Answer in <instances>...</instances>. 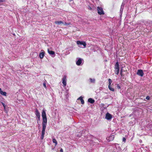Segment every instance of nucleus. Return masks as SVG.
<instances>
[{"label": "nucleus", "instance_id": "nucleus-34", "mask_svg": "<svg viewBox=\"0 0 152 152\" xmlns=\"http://www.w3.org/2000/svg\"><path fill=\"white\" fill-rule=\"evenodd\" d=\"M1 125L0 124V126H1Z\"/></svg>", "mask_w": 152, "mask_h": 152}, {"label": "nucleus", "instance_id": "nucleus-23", "mask_svg": "<svg viewBox=\"0 0 152 152\" xmlns=\"http://www.w3.org/2000/svg\"><path fill=\"white\" fill-rule=\"evenodd\" d=\"M63 24L64 25H71V24L70 23H66V22H65L64 23V24Z\"/></svg>", "mask_w": 152, "mask_h": 152}, {"label": "nucleus", "instance_id": "nucleus-25", "mask_svg": "<svg viewBox=\"0 0 152 152\" xmlns=\"http://www.w3.org/2000/svg\"><path fill=\"white\" fill-rule=\"evenodd\" d=\"M145 99L147 100H149L150 99V97L149 96H147Z\"/></svg>", "mask_w": 152, "mask_h": 152}, {"label": "nucleus", "instance_id": "nucleus-11", "mask_svg": "<svg viewBox=\"0 0 152 152\" xmlns=\"http://www.w3.org/2000/svg\"><path fill=\"white\" fill-rule=\"evenodd\" d=\"M114 138V135H112L110 136L109 137H107L106 138L107 140L109 142L110 141L113 140Z\"/></svg>", "mask_w": 152, "mask_h": 152}, {"label": "nucleus", "instance_id": "nucleus-6", "mask_svg": "<svg viewBox=\"0 0 152 152\" xmlns=\"http://www.w3.org/2000/svg\"><path fill=\"white\" fill-rule=\"evenodd\" d=\"M66 76L64 75V76L62 79V83L63 84V86L65 87L66 85Z\"/></svg>", "mask_w": 152, "mask_h": 152}, {"label": "nucleus", "instance_id": "nucleus-17", "mask_svg": "<svg viewBox=\"0 0 152 152\" xmlns=\"http://www.w3.org/2000/svg\"><path fill=\"white\" fill-rule=\"evenodd\" d=\"M53 142V143H55V145H56L57 144V141L56 140V139H55L54 138H53L52 140Z\"/></svg>", "mask_w": 152, "mask_h": 152}, {"label": "nucleus", "instance_id": "nucleus-20", "mask_svg": "<svg viewBox=\"0 0 152 152\" xmlns=\"http://www.w3.org/2000/svg\"><path fill=\"white\" fill-rule=\"evenodd\" d=\"M124 5L121 6L120 10V12L121 13V14H122V12H123V9H124Z\"/></svg>", "mask_w": 152, "mask_h": 152}, {"label": "nucleus", "instance_id": "nucleus-24", "mask_svg": "<svg viewBox=\"0 0 152 152\" xmlns=\"http://www.w3.org/2000/svg\"><path fill=\"white\" fill-rule=\"evenodd\" d=\"M1 103L2 104V105H3V106L4 107V108L5 109L6 107V105L4 103H3L2 102H1Z\"/></svg>", "mask_w": 152, "mask_h": 152}, {"label": "nucleus", "instance_id": "nucleus-3", "mask_svg": "<svg viewBox=\"0 0 152 152\" xmlns=\"http://www.w3.org/2000/svg\"><path fill=\"white\" fill-rule=\"evenodd\" d=\"M115 66V73L116 74L118 75L119 72V64L118 62L116 63Z\"/></svg>", "mask_w": 152, "mask_h": 152}, {"label": "nucleus", "instance_id": "nucleus-10", "mask_svg": "<svg viewBox=\"0 0 152 152\" xmlns=\"http://www.w3.org/2000/svg\"><path fill=\"white\" fill-rule=\"evenodd\" d=\"M82 62V59L80 58H79L77 61L76 62V64L78 66H80L81 65Z\"/></svg>", "mask_w": 152, "mask_h": 152}, {"label": "nucleus", "instance_id": "nucleus-7", "mask_svg": "<svg viewBox=\"0 0 152 152\" xmlns=\"http://www.w3.org/2000/svg\"><path fill=\"white\" fill-rule=\"evenodd\" d=\"M137 74L139 76L142 77L144 73L142 70L139 69L137 70Z\"/></svg>", "mask_w": 152, "mask_h": 152}, {"label": "nucleus", "instance_id": "nucleus-13", "mask_svg": "<svg viewBox=\"0 0 152 152\" xmlns=\"http://www.w3.org/2000/svg\"><path fill=\"white\" fill-rule=\"evenodd\" d=\"M45 52H43L40 53H39V57L40 58L42 59L44 57L45 55Z\"/></svg>", "mask_w": 152, "mask_h": 152}, {"label": "nucleus", "instance_id": "nucleus-31", "mask_svg": "<svg viewBox=\"0 0 152 152\" xmlns=\"http://www.w3.org/2000/svg\"><path fill=\"white\" fill-rule=\"evenodd\" d=\"M122 5H124V4L123 3H122V5H121V6H122Z\"/></svg>", "mask_w": 152, "mask_h": 152}, {"label": "nucleus", "instance_id": "nucleus-18", "mask_svg": "<svg viewBox=\"0 0 152 152\" xmlns=\"http://www.w3.org/2000/svg\"><path fill=\"white\" fill-rule=\"evenodd\" d=\"M108 88L111 91H115V89L111 87V86H108Z\"/></svg>", "mask_w": 152, "mask_h": 152}, {"label": "nucleus", "instance_id": "nucleus-26", "mask_svg": "<svg viewBox=\"0 0 152 152\" xmlns=\"http://www.w3.org/2000/svg\"><path fill=\"white\" fill-rule=\"evenodd\" d=\"M43 86L45 88H46V83L45 82L43 83Z\"/></svg>", "mask_w": 152, "mask_h": 152}, {"label": "nucleus", "instance_id": "nucleus-22", "mask_svg": "<svg viewBox=\"0 0 152 152\" xmlns=\"http://www.w3.org/2000/svg\"><path fill=\"white\" fill-rule=\"evenodd\" d=\"M116 85V86L118 89H120L121 88V87L118 84H117Z\"/></svg>", "mask_w": 152, "mask_h": 152}, {"label": "nucleus", "instance_id": "nucleus-1", "mask_svg": "<svg viewBox=\"0 0 152 152\" xmlns=\"http://www.w3.org/2000/svg\"><path fill=\"white\" fill-rule=\"evenodd\" d=\"M42 117L43 120V122L42 123V135L41 138L42 140L44 137L45 131L46 127L47 121L46 113L44 110H42Z\"/></svg>", "mask_w": 152, "mask_h": 152}, {"label": "nucleus", "instance_id": "nucleus-19", "mask_svg": "<svg viewBox=\"0 0 152 152\" xmlns=\"http://www.w3.org/2000/svg\"><path fill=\"white\" fill-rule=\"evenodd\" d=\"M91 83H94L95 82V79L90 78L89 79Z\"/></svg>", "mask_w": 152, "mask_h": 152}, {"label": "nucleus", "instance_id": "nucleus-33", "mask_svg": "<svg viewBox=\"0 0 152 152\" xmlns=\"http://www.w3.org/2000/svg\"><path fill=\"white\" fill-rule=\"evenodd\" d=\"M73 0H69V1H72Z\"/></svg>", "mask_w": 152, "mask_h": 152}, {"label": "nucleus", "instance_id": "nucleus-15", "mask_svg": "<svg viewBox=\"0 0 152 152\" xmlns=\"http://www.w3.org/2000/svg\"><path fill=\"white\" fill-rule=\"evenodd\" d=\"M55 23L57 25H60L61 24H64V23L62 21H56L55 22Z\"/></svg>", "mask_w": 152, "mask_h": 152}, {"label": "nucleus", "instance_id": "nucleus-8", "mask_svg": "<svg viewBox=\"0 0 152 152\" xmlns=\"http://www.w3.org/2000/svg\"><path fill=\"white\" fill-rule=\"evenodd\" d=\"M35 114L37 117L38 120L40 121V114L39 111L37 109H36V110L35 112Z\"/></svg>", "mask_w": 152, "mask_h": 152}, {"label": "nucleus", "instance_id": "nucleus-4", "mask_svg": "<svg viewBox=\"0 0 152 152\" xmlns=\"http://www.w3.org/2000/svg\"><path fill=\"white\" fill-rule=\"evenodd\" d=\"M98 13L100 15H103L104 14L103 9L101 7H98L97 8Z\"/></svg>", "mask_w": 152, "mask_h": 152}, {"label": "nucleus", "instance_id": "nucleus-2", "mask_svg": "<svg viewBox=\"0 0 152 152\" xmlns=\"http://www.w3.org/2000/svg\"><path fill=\"white\" fill-rule=\"evenodd\" d=\"M77 44L78 46L80 48H84L86 47V43L84 41H77Z\"/></svg>", "mask_w": 152, "mask_h": 152}, {"label": "nucleus", "instance_id": "nucleus-32", "mask_svg": "<svg viewBox=\"0 0 152 152\" xmlns=\"http://www.w3.org/2000/svg\"><path fill=\"white\" fill-rule=\"evenodd\" d=\"M66 53H67V54H68V52H67V51H66Z\"/></svg>", "mask_w": 152, "mask_h": 152}, {"label": "nucleus", "instance_id": "nucleus-21", "mask_svg": "<svg viewBox=\"0 0 152 152\" xmlns=\"http://www.w3.org/2000/svg\"><path fill=\"white\" fill-rule=\"evenodd\" d=\"M109 83V85L108 86H111V84L112 83V80L110 79H108Z\"/></svg>", "mask_w": 152, "mask_h": 152}, {"label": "nucleus", "instance_id": "nucleus-27", "mask_svg": "<svg viewBox=\"0 0 152 152\" xmlns=\"http://www.w3.org/2000/svg\"><path fill=\"white\" fill-rule=\"evenodd\" d=\"M126 139L125 137H123V141L124 142H125Z\"/></svg>", "mask_w": 152, "mask_h": 152}, {"label": "nucleus", "instance_id": "nucleus-12", "mask_svg": "<svg viewBox=\"0 0 152 152\" xmlns=\"http://www.w3.org/2000/svg\"><path fill=\"white\" fill-rule=\"evenodd\" d=\"M0 94L4 96H7V93L5 92H3L1 88H0Z\"/></svg>", "mask_w": 152, "mask_h": 152}, {"label": "nucleus", "instance_id": "nucleus-9", "mask_svg": "<svg viewBox=\"0 0 152 152\" xmlns=\"http://www.w3.org/2000/svg\"><path fill=\"white\" fill-rule=\"evenodd\" d=\"M48 53L50 54L51 56L54 57L55 56V52L54 51L52 50H50L49 49L48 50Z\"/></svg>", "mask_w": 152, "mask_h": 152}, {"label": "nucleus", "instance_id": "nucleus-5", "mask_svg": "<svg viewBox=\"0 0 152 152\" xmlns=\"http://www.w3.org/2000/svg\"><path fill=\"white\" fill-rule=\"evenodd\" d=\"M112 118V115L109 113H107L105 115V118L108 120H111Z\"/></svg>", "mask_w": 152, "mask_h": 152}, {"label": "nucleus", "instance_id": "nucleus-28", "mask_svg": "<svg viewBox=\"0 0 152 152\" xmlns=\"http://www.w3.org/2000/svg\"><path fill=\"white\" fill-rule=\"evenodd\" d=\"M122 69H121L120 71V75H121V76H122Z\"/></svg>", "mask_w": 152, "mask_h": 152}, {"label": "nucleus", "instance_id": "nucleus-29", "mask_svg": "<svg viewBox=\"0 0 152 152\" xmlns=\"http://www.w3.org/2000/svg\"><path fill=\"white\" fill-rule=\"evenodd\" d=\"M5 0H0V3L1 2H3L5 1Z\"/></svg>", "mask_w": 152, "mask_h": 152}, {"label": "nucleus", "instance_id": "nucleus-30", "mask_svg": "<svg viewBox=\"0 0 152 152\" xmlns=\"http://www.w3.org/2000/svg\"><path fill=\"white\" fill-rule=\"evenodd\" d=\"M60 152H63V150L62 148H61L60 150Z\"/></svg>", "mask_w": 152, "mask_h": 152}, {"label": "nucleus", "instance_id": "nucleus-14", "mask_svg": "<svg viewBox=\"0 0 152 152\" xmlns=\"http://www.w3.org/2000/svg\"><path fill=\"white\" fill-rule=\"evenodd\" d=\"M88 101L91 104H93L95 102L94 100L91 98H89L88 100Z\"/></svg>", "mask_w": 152, "mask_h": 152}, {"label": "nucleus", "instance_id": "nucleus-16", "mask_svg": "<svg viewBox=\"0 0 152 152\" xmlns=\"http://www.w3.org/2000/svg\"><path fill=\"white\" fill-rule=\"evenodd\" d=\"M78 100H80L81 104H84V101L83 99V98L82 96H80L78 99Z\"/></svg>", "mask_w": 152, "mask_h": 152}]
</instances>
